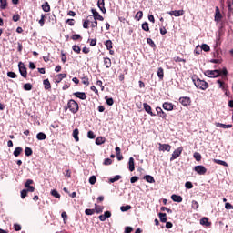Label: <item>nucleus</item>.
<instances>
[{"mask_svg": "<svg viewBox=\"0 0 233 233\" xmlns=\"http://www.w3.org/2000/svg\"><path fill=\"white\" fill-rule=\"evenodd\" d=\"M68 109L70 110V112L72 114H77V112H79V104H77V102H76V100L71 99L68 101L67 106L65 107L66 112Z\"/></svg>", "mask_w": 233, "mask_h": 233, "instance_id": "nucleus-1", "label": "nucleus"}, {"mask_svg": "<svg viewBox=\"0 0 233 233\" xmlns=\"http://www.w3.org/2000/svg\"><path fill=\"white\" fill-rule=\"evenodd\" d=\"M193 83L197 88H199L200 90H205V81L201 80L199 78L194 79Z\"/></svg>", "mask_w": 233, "mask_h": 233, "instance_id": "nucleus-2", "label": "nucleus"}, {"mask_svg": "<svg viewBox=\"0 0 233 233\" xmlns=\"http://www.w3.org/2000/svg\"><path fill=\"white\" fill-rule=\"evenodd\" d=\"M206 76L208 77H219L221 76V71L218 69L213 71L208 70L206 71Z\"/></svg>", "mask_w": 233, "mask_h": 233, "instance_id": "nucleus-3", "label": "nucleus"}, {"mask_svg": "<svg viewBox=\"0 0 233 233\" xmlns=\"http://www.w3.org/2000/svg\"><path fill=\"white\" fill-rule=\"evenodd\" d=\"M18 68L22 77L26 78V76H28V73L26 72V66H25V64L20 62L18 64Z\"/></svg>", "mask_w": 233, "mask_h": 233, "instance_id": "nucleus-4", "label": "nucleus"}, {"mask_svg": "<svg viewBox=\"0 0 233 233\" xmlns=\"http://www.w3.org/2000/svg\"><path fill=\"white\" fill-rule=\"evenodd\" d=\"M182 152H183V147H181L176 149L170 157V161H174V159H177V157L181 156Z\"/></svg>", "mask_w": 233, "mask_h": 233, "instance_id": "nucleus-5", "label": "nucleus"}, {"mask_svg": "<svg viewBox=\"0 0 233 233\" xmlns=\"http://www.w3.org/2000/svg\"><path fill=\"white\" fill-rule=\"evenodd\" d=\"M158 145H159L158 150L162 152H170V150H172V146H170L169 144L159 143Z\"/></svg>", "mask_w": 233, "mask_h": 233, "instance_id": "nucleus-6", "label": "nucleus"}, {"mask_svg": "<svg viewBox=\"0 0 233 233\" xmlns=\"http://www.w3.org/2000/svg\"><path fill=\"white\" fill-rule=\"evenodd\" d=\"M91 12L93 14L95 21H105V18L99 15V12H97V10L92 9Z\"/></svg>", "mask_w": 233, "mask_h": 233, "instance_id": "nucleus-7", "label": "nucleus"}, {"mask_svg": "<svg viewBox=\"0 0 233 233\" xmlns=\"http://www.w3.org/2000/svg\"><path fill=\"white\" fill-rule=\"evenodd\" d=\"M169 15H174L175 17H181L185 14L184 10H174L167 12Z\"/></svg>", "mask_w": 233, "mask_h": 233, "instance_id": "nucleus-8", "label": "nucleus"}, {"mask_svg": "<svg viewBox=\"0 0 233 233\" xmlns=\"http://www.w3.org/2000/svg\"><path fill=\"white\" fill-rule=\"evenodd\" d=\"M223 19V15H221V11H219V7H216V12H215V21L217 23H219Z\"/></svg>", "mask_w": 233, "mask_h": 233, "instance_id": "nucleus-9", "label": "nucleus"}, {"mask_svg": "<svg viewBox=\"0 0 233 233\" xmlns=\"http://www.w3.org/2000/svg\"><path fill=\"white\" fill-rule=\"evenodd\" d=\"M97 6L102 14H106V9L105 8V0H98Z\"/></svg>", "mask_w": 233, "mask_h": 233, "instance_id": "nucleus-10", "label": "nucleus"}, {"mask_svg": "<svg viewBox=\"0 0 233 233\" xmlns=\"http://www.w3.org/2000/svg\"><path fill=\"white\" fill-rule=\"evenodd\" d=\"M179 103H181L183 106H188V105H190V97H187V96L180 97Z\"/></svg>", "mask_w": 233, "mask_h": 233, "instance_id": "nucleus-11", "label": "nucleus"}, {"mask_svg": "<svg viewBox=\"0 0 233 233\" xmlns=\"http://www.w3.org/2000/svg\"><path fill=\"white\" fill-rule=\"evenodd\" d=\"M194 170L197 172V174H199V176L205 175V167L203 166H196Z\"/></svg>", "mask_w": 233, "mask_h": 233, "instance_id": "nucleus-12", "label": "nucleus"}, {"mask_svg": "<svg viewBox=\"0 0 233 233\" xmlns=\"http://www.w3.org/2000/svg\"><path fill=\"white\" fill-rule=\"evenodd\" d=\"M143 106H144V110H145V112H147V114H150L152 116H156V114H154L152 112V107L150 106V105L144 103Z\"/></svg>", "mask_w": 233, "mask_h": 233, "instance_id": "nucleus-13", "label": "nucleus"}, {"mask_svg": "<svg viewBox=\"0 0 233 233\" xmlns=\"http://www.w3.org/2000/svg\"><path fill=\"white\" fill-rule=\"evenodd\" d=\"M162 106L164 110H167V112L174 110V106L172 103L165 102Z\"/></svg>", "mask_w": 233, "mask_h": 233, "instance_id": "nucleus-14", "label": "nucleus"}, {"mask_svg": "<svg viewBox=\"0 0 233 233\" xmlns=\"http://www.w3.org/2000/svg\"><path fill=\"white\" fill-rule=\"evenodd\" d=\"M156 111L159 117H162V119H165V117H167V113L164 112L161 107H157Z\"/></svg>", "mask_w": 233, "mask_h": 233, "instance_id": "nucleus-15", "label": "nucleus"}, {"mask_svg": "<svg viewBox=\"0 0 233 233\" xmlns=\"http://www.w3.org/2000/svg\"><path fill=\"white\" fill-rule=\"evenodd\" d=\"M128 168L130 172H134L136 170V167L134 166V157H130L128 161Z\"/></svg>", "mask_w": 233, "mask_h": 233, "instance_id": "nucleus-16", "label": "nucleus"}, {"mask_svg": "<svg viewBox=\"0 0 233 233\" xmlns=\"http://www.w3.org/2000/svg\"><path fill=\"white\" fill-rule=\"evenodd\" d=\"M171 199L175 201V203H181V201H183V198L179 195H172Z\"/></svg>", "mask_w": 233, "mask_h": 233, "instance_id": "nucleus-17", "label": "nucleus"}, {"mask_svg": "<svg viewBox=\"0 0 233 233\" xmlns=\"http://www.w3.org/2000/svg\"><path fill=\"white\" fill-rule=\"evenodd\" d=\"M74 96H76V97H78V99H86V94H85V92H76L74 93Z\"/></svg>", "mask_w": 233, "mask_h": 233, "instance_id": "nucleus-18", "label": "nucleus"}, {"mask_svg": "<svg viewBox=\"0 0 233 233\" xmlns=\"http://www.w3.org/2000/svg\"><path fill=\"white\" fill-rule=\"evenodd\" d=\"M217 83L219 85V88H221L224 92H226V96H227V90L228 87L225 85V82L221 80H218Z\"/></svg>", "mask_w": 233, "mask_h": 233, "instance_id": "nucleus-19", "label": "nucleus"}, {"mask_svg": "<svg viewBox=\"0 0 233 233\" xmlns=\"http://www.w3.org/2000/svg\"><path fill=\"white\" fill-rule=\"evenodd\" d=\"M205 50V44H202L201 46H197L195 48V54H201Z\"/></svg>", "mask_w": 233, "mask_h": 233, "instance_id": "nucleus-20", "label": "nucleus"}, {"mask_svg": "<svg viewBox=\"0 0 233 233\" xmlns=\"http://www.w3.org/2000/svg\"><path fill=\"white\" fill-rule=\"evenodd\" d=\"M66 77V74H58L56 76V83H61V81H63V79H65Z\"/></svg>", "mask_w": 233, "mask_h": 233, "instance_id": "nucleus-21", "label": "nucleus"}, {"mask_svg": "<svg viewBox=\"0 0 233 233\" xmlns=\"http://www.w3.org/2000/svg\"><path fill=\"white\" fill-rule=\"evenodd\" d=\"M36 139H38V141H45V139H46V134L40 132L36 135Z\"/></svg>", "mask_w": 233, "mask_h": 233, "instance_id": "nucleus-22", "label": "nucleus"}, {"mask_svg": "<svg viewBox=\"0 0 233 233\" xmlns=\"http://www.w3.org/2000/svg\"><path fill=\"white\" fill-rule=\"evenodd\" d=\"M157 76H158V78L160 79V80H163V77H165V72H164V70H163V67H159L158 69H157Z\"/></svg>", "mask_w": 233, "mask_h": 233, "instance_id": "nucleus-23", "label": "nucleus"}, {"mask_svg": "<svg viewBox=\"0 0 233 233\" xmlns=\"http://www.w3.org/2000/svg\"><path fill=\"white\" fill-rule=\"evenodd\" d=\"M104 65L106 68H110V66H112V60L108 57L104 58Z\"/></svg>", "mask_w": 233, "mask_h": 233, "instance_id": "nucleus-24", "label": "nucleus"}, {"mask_svg": "<svg viewBox=\"0 0 233 233\" xmlns=\"http://www.w3.org/2000/svg\"><path fill=\"white\" fill-rule=\"evenodd\" d=\"M21 152H23V147H18L15 149L13 154H14L15 157H19V156L21 155Z\"/></svg>", "mask_w": 233, "mask_h": 233, "instance_id": "nucleus-25", "label": "nucleus"}, {"mask_svg": "<svg viewBox=\"0 0 233 233\" xmlns=\"http://www.w3.org/2000/svg\"><path fill=\"white\" fill-rule=\"evenodd\" d=\"M45 90H50L52 88V85L50 84V81L48 79L44 80L43 82Z\"/></svg>", "mask_w": 233, "mask_h": 233, "instance_id": "nucleus-26", "label": "nucleus"}, {"mask_svg": "<svg viewBox=\"0 0 233 233\" xmlns=\"http://www.w3.org/2000/svg\"><path fill=\"white\" fill-rule=\"evenodd\" d=\"M144 179H146V181L147 183H156V180L154 179V177L150 176V175H146L144 177Z\"/></svg>", "mask_w": 233, "mask_h": 233, "instance_id": "nucleus-27", "label": "nucleus"}, {"mask_svg": "<svg viewBox=\"0 0 233 233\" xmlns=\"http://www.w3.org/2000/svg\"><path fill=\"white\" fill-rule=\"evenodd\" d=\"M8 6L7 0H0V8L1 10H5V8Z\"/></svg>", "mask_w": 233, "mask_h": 233, "instance_id": "nucleus-28", "label": "nucleus"}, {"mask_svg": "<svg viewBox=\"0 0 233 233\" xmlns=\"http://www.w3.org/2000/svg\"><path fill=\"white\" fill-rule=\"evenodd\" d=\"M158 216L161 223H167V213H159Z\"/></svg>", "mask_w": 233, "mask_h": 233, "instance_id": "nucleus-29", "label": "nucleus"}, {"mask_svg": "<svg viewBox=\"0 0 233 233\" xmlns=\"http://www.w3.org/2000/svg\"><path fill=\"white\" fill-rule=\"evenodd\" d=\"M217 127H218L219 128H224V129H227V128H232V125L231 124H221V123H218L217 124Z\"/></svg>", "mask_w": 233, "mask_h": 233, "instance_id": "nucleus-30", "label": "nucleus"}, {"mask_svg": "<svg viewBox=\"0 0 233 233\" xmlns=\"http://www.w3.org/2000/svg\"><path fill=\"white\" fill-rule=\"evenodd\" d=\"M73 137L76 141H79V129H74Z\"/></svg>", "mask_w": 233, "mask_h": 233, "instance_id": "nucleus-31", "label": "nucleus"}, {"mask_svg": "<svg viewBox=\"0 0 233 233\" xmlns=\"http://www.w3.org/2000/svg\"><path fill=\"white\" fill-rule=\"evenodd\" d=\"M42 10H44V12H50V5L48 2H45V4L42 5Z\"/></svg>", "mask_w": 233, "mask_h": 233, "instance_id": "nucleus-32", "label": "nucleus"}, {"mask_svg": "<svg viewBox=\"0 0 233 233\" xmlns=\"http://www.w3.org/2000/svg\"><path fill=\"white\" fill-rule=\"evenodd\" d=\"M106 139L103 137H98L96 139V145H103V143H105Z\"/></svg>", "mask_w": 233, "mask_h": 233, "instance_id": "nucleus-33", "label": "nucleus"}, {"mask_svg": "<svg viewBox=\"0 0 233 233\" xmlns=\"http://www.w3.org/2000/svg\"><path fill=\"white\" fill-rule=\"evenodd\" d=\"M51 196H54V198H56V199H59L61 198V195L56 189L51 190Z\"/></svg>", "mask_w": 233, "mask_h": 233, "instance_id": "nucleus-34", "label": "nucleus"}, {"mask_svg": "<svg viewBox=\"0 0 233 233\" xmlns=\"http://www.w3.org/2000/svg\"><path fill=\"white\" fill-rule=\"evenodd\" d=\"M131 208H132V206H130V205H126V206L120 207L121 212H127V210H130Z\"/></svg>", "mask_w": 233, "mask_h": 233, "instance_id": "nucleus-35", "label": "nucleus"}, {"mask_svg": "<svg viewBox=\"0 0 233 233\" xmlns=\"http://www.w3.org/2000/svg\"><path fill=\"white\" fill-rule=\"evenodd\" d=\"M215 163H217V165H222V167H228V164L223 160L215 159Z\"/></svg>", "mask_w": 233, "mask_h": 233, "instance_id": "nucleus-36", "label": "nucleus"}, {"mask_svg": "<svg viewBox=\"0 0 233 233\" xmlns=\"http://www.w3.org/2000/svg\"><path fill=\"white\" fill-rule=\"evenodd\" d=\"M142 18H143V11H138L135 15V19H137V21H140V19Z\"/></svg>", "mask_w": 233, "mask_h": 233, "instance_id": "nucleus-37", "label": "nucleus"}, {"mask_svg": "<svg viewBox=\"0 0 233 233\" xmlns=\"http://www.w3.org/2000/svg\"><path fill=\"white\" fill-rule=\"evenodd\" d=\"M105 99H106V105H108V106H112V105H114V98H109L108 96H106Z\"/></svg>", "mask_w": 233, "mask_h": 233, "instance_id": "nucleus-38", "label": "nucleus"}, {"mask_svg": "<svg viewBox=\"0 0 233 233\" xmlns=\"http://www.w3.org/2000/svg\"><path fill=\"white\" fill-rule=\"evenodd\" d=\"M142 30H144V32H149L150 31V27H148V23L145 22L142 24Z\"/></svg>", "mask_w": 233, "mask_h": 233, "instance_id": "nucleus-39", "label": "nucleus"}, {"mask_svg": "<svg viewBox=\"0 0 233 233\" xmlns=\"http://www.w3.org/2000/svg\"><path fill=\"white\" fill-rule=\"evenodd\" d=\"M119 179H121V176L116 175L115 177L109 179V183H116V181H119Z\"/></svg>", "mask_w": 233, "mask_h": 233, "instance_id": "nucleus-40", "label": "nucleus"}, {"mask_svg": "<svg viewBox=\"0 0 233 233\" xmlns=\"http://www.w3.org/2000/svg\"><path fill=\"white\" fill-rule=\"evenodd\" d=\"M97 181V178L96 177V176H91L89 178V183L90 185H96V182Z\"/></svg>", "mask_w": 233, "mask_h": 233, "instance_id": "nucleus-41", "label": "nucleus"}, {"mask_svg": "<svg viewBox=\"0 0 233 233\" xmlns=\"http://www.w3.org/2000/svg\"><path fill=\"white\" fill-rule=\"evenodd\" d=\"M25 156H32V154H33V151H32V148H30V147H25Z\"/></svg>", "mask_w": 233, "mask_h": 233, "instance_id": "nucleus-42", "label": "nucleus"}, {"mask_svg": "<svg viewBox=\"0 0 233 233\" xmlns=\"http://www.w3.org/2000/svg\"><path fill=\"white\" fill-rule=\"evenodd\" d=\"M105 45H106L107 50H112V40L106 41Z\"/></svg>", "mask_w": 233, "mask_h": 233, "instance_id": "nucleus-43", "label": "nucleus"}, {"mask_svg": "<svg viewBox=\"0 0 233 233\" xmlns=\"http://www.w3.org/2000/svg\"><path fill=\"white\" fill-rule=\"evenodd\" d=\"M87 137H88L89 139H96V134H94L93 131H88V132H87Z\"/></svg>", "mask_w": 233, "mask_h": 233, "instance_id": "nucleus-44", "label": "nucleus"}, {"mask_svg": "<svg viewBox=\"0 0 233 233\" xmlns=\"http://www.w3.org/2000/svg\"><path fill=\"white\" fill-rule=\"evenodd\" d=\"M96 214H101V212H103V206H97L96 205Z\"/></svg>", "mask_w": 233, "mask_h": 233, "instance_id": "nucleus-45", "label": "nucleus"}, {"mask_svg": "<svg viewBox=\"0 0 233 233\" xmlns=\"http://www.w3.org/2000/svg\"><path fill=\"white\" fill-rule=\"evenodd\" d=\"M185 187L186 188H187L188 190H190V188H194V185L192 184V182L188 181L185 183Z\"/></svg>", "mask_w": 233, "mask_h": 233, "instance_id": "nucleus-46", "label": "nucleus"}, {"mask_svg": "<svg viewBox=\"0 0 233 233\" xmlns=\"http://www.w3.org/2000/svg\"><path fill=\"white\" fill-rule=\"evenodd\" d=\"M174 61H175L176 63H186V60L183 59V58H181V57H179V56H176V57L174 58Z\"/></svg>", "mask_w": 233, "mask_h": 233, "instance_id": "nucleus-47", "label": "nucleus"}, {"mask_svg": "<svg viewBox=\"0 0 233 233\" xmlns=\"http://www.w3.org/2000/svg\"><path fill=\"white\" fill-rule=\"evenodd\" d=\"M24 90H26V91L32 90V84L30 83L25 84Z\"/></svg>", "mask_w": 233, "mask_h": 233, "instance_id": "nucleus-48", "label": "nucleus"}, {"mask_svg": "<svg viewBox=\"0 0 233 233\" xmlns=\"http://www.w3.org/2000/svg\"><path fill=\"white\" fill-rule=\"evenodd\" d=\"M7 76L9 77H11V79H15V77H17V75L15 72H12V71L8 72Z\"/></svg>", "mask_w": 233, "mask_h": 233, "instance_id": "nucleus-49", "label": "nucleus"}, {"mask_svg": "<svg viewBox=\"0 0 233 233\" xmlns=\"http://www.w3.org/2000/svg\"><path fill=\"white\" fill-rule=\"evenodd\" d=\"M73 50H74L76 54H81V47H79V46H73Z\"/></svg>", "mask_w": 233, "mask_h": 233, "instance_id": "nucleus-50", "label": "nucleus"}, {"mask_svg": "<svg viewBox=\"0 0 233 233\" xmlns=\"http://www.w3.org/2000/svg\"><path fill=\"white\" fill-rule=\"evenodd\" d=\"M225 209H226V210H233V206H232V204L227 202V203L225 204Z\"/></svg>", "mask_w": 233, "mask_h": 233, "instance_id": "nucleus-51", "label": "nucleus"}, {"mask_svg": "<svg viewBox=\"0 0 233 233\" xmlns=\"http://www.w3.org/2000/svg\"><path fill=\"white\" fill-rule=\"evenodd\" d=\"M27 194H28V191L26 189H23L21 191V198L25 199V198H26Z\"/></svg>", "mask_w": 233, "mask_h": 233, "instance_id": "nucleus-52", "label": "nucleus"}, {"mask_svg": "<svg viewBox=\"0 0 233 233\" xmlns=\"http://www.w3.org/2000/svg\"><path fill=\"white\" fill-rule=\"evenodd\" d=\"M147 43L148 45H150V46H151L152 48H154V46H156V44L154 43V40H152L151 38H147Z\"/></svg>", "mask_w": 233, "mask_h": 233, "instance_id": "nucleus-53", "label": "nucleus"}, {"mask_svg": "<svg viewBox=\"0 0 233 233\" xmlns=\"http://www.w3.org/2000/svg\"><path fill=\"white\" fill-rule=\"evenodd\" d=\"M40 26H45V15H41V19L39 20Z\"/></svg>", "mask_w": 233, "mask_h": 233, "instance_id": "nucleus-54", "label": "nucleus"}, {"mask_svg": "<svg viewBox=\"0 0 233 233\" xmlns=\"http://www.w3.org/2000/svg\"><path fill=\"white\" fill-rule=\"evenodd\" d=\"M95 210L94 209H86L85 210V214H86V216H92L94 215Z\"/></svg>", "mask_w": 233, "mask_h": 233, "instance_id": "nucleus-55", "label": "nucleus"}, {"mask_svg": "<svg viewBox=\"0 0 233 233\" xmlns=\"http://www.w3.org/2000/svg\"><path fill=\"white\" fill-rule=\"evenodd\" d=\"M194 157H195L196 161H201V154L194 153Z\"/></svg>", "mask_w": 233, "mask_h": 233, "instance_id": "nucleus-56", "label": "nucleus"}, {"mask_svg": "<svg viewBox=\"0 0 233 233\" xmlns=\"http://www.w3.org/2000/svg\"><path fill=\"white\" fill-rule=\"evenodd\" d=\"M34 184V180L32 179H27L26 182L25 183V188L30 187V185Z\"/></svg>", "mask_w": 233, "mask_h": 233, "instance_id": "nucleus-57", "label": "nucleus"}, {"mask_svg": "<svg viewBox=\"0 0 233 233\" xmlns=\"http://www.w3.org/2000/svg\"><path fill=\"white\" fill-rule=\"evenodd\" d=\"M71 39H73V41H77V39H81V35H73Z\"/></svg>", "mask_w": 233, "mask_h": 233, "instance_id": "nucleus-58", "label": "nucleus"}, {"mask_svg": "<svg viewBox=\"0 0 233 233\" xmlns=\"http://www.w3.org/2000/svg\"><path fill=\"white\" fill-rule=\"evenodd\" d=\"M19 19H21V16L19 15H13V21L15 23H17V21H19Z\"/></svg>", "mask_w": 233, "mask_h": 233, "instance_id": "nucleus-59", "label": "nucleus"}, {"mask_svg": "<svg viewBox=\"0 0 233 233\" xmlns=\"http://www.w3.org/2000/svg\"><path fill=\"white\" fill-rule=\"evenodd\" d=\"M82 83H83V85H86V86H88V85H90V82H88L87 77H83L82 78Z\"/></svg>", "mask_w": 233, "mask_h": 233, "instance_id": "nucleus-60", "label": "nucleus"}, {"mask_svg": "<svg viewBox=\"0 0 233 233\" xmlns=\"http://www.w3.org/2000/svg\"><path fill=\"white\" fill-rule=\"evenodd\" d=\"M137 181H139V177H132L131 178H130V182L131 183H137Z\"/></svg>", "mask_w": 233, "mask_h": 233, "instance_id": "nucleus-61", "label": "nucleus"}, {"mask_svg": "<svg viewBox=\"0 0 233 233\" xmlns=\"http://www.w3.org/2000/svg\"><path fill=\"white\" fill-rule=\"evenodd\" d=\"M104 165H112V159L110 158H106L104 160Z\"/></svg>", "mask_w": 233, "mask_h": 233, "instance_id": "nucleus-62", "label": "nucleus"}, {"mask_svg": "<svg viewBox=\"0 0 233 233\" xmlns=\"http://www.w3.org/2000/svg\"><path fill=\"white\" fill-rule=\"evenodd\" d=\"M14 228L16 232H19V230H21V225L19 224H15L14 225Z\"/></svg>", "mask_w": 233, "mask_h": 233, "instance_id": "nucleus-63", "label": "nucleus"}, {"mask_svg": "<svg viewBox=\"0 0 233 233\" xmlns=\"http://www.w3.org/2000/svg\"><path fill=\"white\" fill-rule=\"evenodd\" d=\"M132 230H133L132 227H126L125 233H130L132 232Z\"/></svg>", "mask_w": 233, "mask_h": 233, "instance_id": "nucleus-64", "label": "nucleus"}]
</instances>
